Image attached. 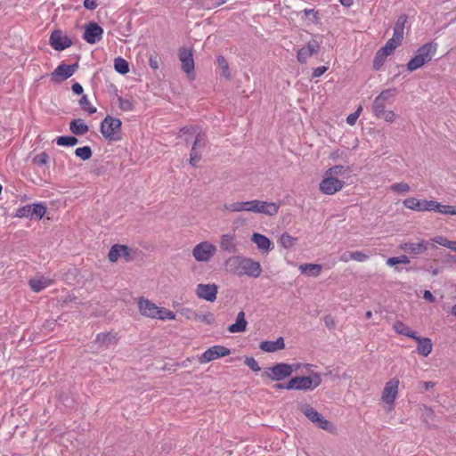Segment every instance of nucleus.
Wrapping results in <instances>:
<instances>
[{
  "label": "nucleus",
  "mask_w": 456,
  "mask_h": 456,
  "mask_svg": "<svg viewBox=\"0 0 456 456\" xmlns=\"http://www.w3.org/2000/svg\"><path fill=\"white\" fill-rule=\"evenodd\" d=\"M434 212H437L443 215L456 216V206L455 205H443L438 201L435 200Z\"/></svg>",
  "instance_id": "473e14b6"
},
{
  "label": "nucleus",
  "mask_w": 456,
  "mask_h": 456,
  "mask_svg": "<svg viewBox=\"0 0 456 456\" xmlns=\"http://www.w3.org/2000/svg\"><path fill=\"white\" fill-rule=\"evenodd\" d=\"M305 371L312 375L309 377L297 376L291 378L287 383V390H314L322 384V374L320 372H314L312 368H310L309 371L305 369Z\"/></svg>",
  "instance_id": "39448f33"
},
{
  "label": "nucleus",
  "mask_w": 456,
  "mask_h": 456,
  "mask_svg": "<svg viewBox=\"0 0 456 456\" xmlns=\"http://www.w3.org/2000/svg\"><path fill=\"white\" fill-rule=\"evenodd\" d=\"M53 284V280L45 276H36L28 281L32 291L38 293Z\"/></svg>",
  "instance_id": "b1692460"
},
{
  "label": "nucleus",
  "mask_w": 456,
  "mask_h": 456,
  "mask_svg": "<svg viewBox=\"0 0 456 456\" xmlns=\"http://www.w3.org/2000/svg\"><path fill=\"white\" fill-rule=\"evenodd\" d=\"M340 261L342 262H348L350 260H353V252H345L340 256Z\"/></svg>",
  "instance_id": "052dcab7"
},
{
  "label": "nucleus",
  "mask_w": 456,
  "mask_h": 456,
  "mask_svg": "<svg viewBox=\"0 0 456 456\" xmlns=\"http://www.w3.org/2000/svg\"><path fill=\"white\" fill-rule=\"evenodd\" d=\"M193 320L196 322H203L208 325H212L215 322V316L212 313L208 312L204 314H199L197 313H192Z\"/></svg>",
  "instance_id": "e433bc0d"
},
{
  "label": "nucleus",
  "mask_w": 456,
  "mask_h": 456,
  "mask_svg": "<svg viewBox=\"0 0 456 456\" xmlns=\"http://www.w3.org/2000/svg\"><path fill=\"white\" fill-rule=\"evenodd\" d=\"M245 364L250 368L253 371H259L261 369L256 360L253 357H246Z\"/></svg>",
  "instance_id": "3c124183"
},
{
  "label": "nucleus",
  "mask_w": 456,
  "mask_h": 456,
  "mask_svg": "<svg viewBox=\"0 0 456 456\" xmlns=\"http://www.w3.org/2000/svg\"><path fill=\"white\" fill-rule=\"evenodd\" d=\"M179 60L182 64V69L188 75H193L194 73V60L192 53L188 48H182L178 53Z\"/></svg>",
  "instance_id": "6ab92c4d"
},
{
  "label": "nucleus",
  "mask_w": 456,
  "mask_h": 456,
  "mask_svg": "<svg viewBox=\"0 0 456 456\" xmlns=\"http://www.w3.org/2000/svg\"><path fill=\"white\" fill-rule=\"evenodd\" d=\"M224 265L229 273L237 276L246 275L257 278L262 273L260 263L250 257L241 256H230L225 260Z\"/></svg>",
  "instance_id": "f03ea898"
},
{
  "label": "nucleus",
  "mask_w": 456,
  "mask_h": 456,
  "mask_svg": "<svg viewBox=\"0 0 456 456\" xmlns=\"http://www.w3.org/2000/svg\"><path fill=\"white\" fill-rule=\"evenodd\" d=\"M69 130L76 135H83L88 132L89 127L83 119L77 118L69 123Z\"/></svg>",
  "instance_id": "c756f323"
},
{
  "label": "nucleus",
  "mask_w": 456,
  "mask_h": 456,
  "mask_svg": "<svg viewBox=\"0 0 456 456\" xmlns=\"http://www.w3.org/2000/svg\"><path fill=\"white\" fill-rule=\"evenodd\" d=\"M327 70V68L325 66L317 67L313 70V77H321L325 71Z\"/></svg>",
  "instance_id": "13d9d810"
},
{
  "label": "nucleus",
  "mask_w": 456,
  "mask_h": 456,
  "mask_svg": "<svg viewBox=\"0 0 456 456\" xmlns=\"http://www.w3.org/2000/svg\"><path fill=\"white\" fill-rule=\"evenodd\" d=\"M345 183L341 180H338L335 176L326 175L324 174V177L319 184L320 191L326 195H333L336 192L342 190Z\"/></svg>",
  "instance_id": "ddd939ff"
},
{
  "label": "nucleus",
  "mask_w": 456,
  "mask_h": 456,
  "mask_svg": "<svg viewBox=\"0 0 456 456\" xmlns=\"http://www.w3.org/2000/svg\"><path fill=\"white\" fill-rule=\"evenodd\" d=\"M97 340L102 341V343H106L111 340V337L109 334H98Z\"/></svg>",
  "instance_id": "e2e57ef3"
},
{
  "label": "nucleus",
  "mask_w": 456,
  "mask_h": 456,
  "mask_svg": "<svg viewBox=\"0 0 456 456\" xmlns=\"http://www.w3.org/2000/svg\"><path fill=\"white\" fill-rule=\"evenodd\" d=\"M395 95V89L389 88L383 90L377 97L387 102L389 100L393 99Z\"/></svg>",
  "instance_id": "de8ad7c7"
},
{
  "label": "nucleus",
  "mask_w": 456,
  "mask_h": 456,
  "mask_svg": "<svg viewBox=\"0 0 456 456\" xmlns=\"http://www.w3.org/2000/svg\"><path fill=\"white\" fill-rule=\"evenodd\" d=\"M217 65L221 70L222 75L224 77L229 78L230 77L229 66H228V62L225 60V58L223 56H219L217 58Z\"/></svg>",
  "instance_id": "c03bdc74"
},
{
  "label": "nucleus",
  "mask_w": 456,
  "mask_h": 456,
  "mask_svg": "<svg viewBox=\"0 0 456 456\" xmlns=\"http://www.w3.org/2000/svg\"><path fill=\"white\" fill-rule=\"evenodd\" d=\"M431 240L435 243H437V244L446 247V248H448V244L451 241L443 236H436V237L432 238Z\"/></svg>",
  "instance_id": "6e6d98bb"
},
{
  "label": "nucleus",
  "mask_w": 456,
  "mask_h": 456,
  "mask_svg": "<svg viewBox=\"0 0 456 456\" xmlns=\"http://www.w3.org/2000/svg\"><path fill=\"white\" fill-rule=\"evenodd\" d=\"M197 132V127L191 126H184L180 129L179 131V136H183V134H191Z\"/></svg>",
  "instance_id": "4d7b16f0"
},
{
  "label": "nucleus",
  "mask_w": 456,
  "mask_h": 456,
  "mask_svg": "<svg viewBox=\"0 0 456 456\" xmlns=\"http://www.w3.org/2000/svg\"><path fill=\"white\" fill-rule=\"evenodd\" d=\"M406 19L404 17H400L395 24L394 33L392 38H390L383 46L380 48L373 61V68L378 70L385 62L386 58L392 54L395 48L399 46L402 43L403 37V28Z\"/></svg>",
  "instance_id": "7ed1b4c3"
},
{
  "label": "nucleus",
  "mask_w": 456,
  "mask_h": 456,
  "mask_svg": "<svg viewBox=\"0 0 456 456\" xmlns=\"http://www.w3.org/2000/svg\"><path fill=\"white\" fill-rule=\"evenodd\" d=\"M50 44L54 50L62 51L69 47L72 42L67 36H63L60 30H55L51 34Z\"/></svg>",
  "instance_id": "aec40b11"
},
{
  "label": "nucleus",
  "mask_w": 456,
  "mask_h": 456,
  "mask_svg": "<svg viewBox=\"0 0 456 456\" xmlns=\"http://www.w3.org/2000/svg\"><path fill=\"white\" fill-rule=\"evenodd\" d=\"M284 347H285V343H284L283 338H281V337L278 338L275 341L266 340V341H262L259 344V348L262 351L267 352V353H273L278 350L284 349Z\"/></svg>",
  "instance_id": "a878e982"
},
{
  "label": "nucleus",
  "mask_w": 456,
  "mask_h": 456,
  "mask_svg": "<svg viewBox=\"0 0 456 456\" xmlns=\"http://www.w3.org/2000/svg\"><path fill=\"white\" fill-rule=\"evenodd\" d=\"M46 212V207L41 203L26 205L16 210L15 216L20 218H38L41 219Z\"/></svg>",
  "instance_id": "9d476101"
},
{
  "label": "nucleus",
  "mask_w": 456,
  "mask_h": 456,
  "mask_svg": "<svg viewBox=\"0 0 456 456\" xmlns=\"http://www.w3.org/2000/svg\"><path fill=\"white\" fill-rule=\"evenodd\" d=\"M314 365L310 363H284L280 362L275 365L266 368L262 376L269 379L273 381H281L288 377H289L294 371L300 370L301 368L307 369L309 371L310 368H313Z\"/></svg>",
  "instance_id": "20e7f679"
},
{
  "label": "nucleus",
  "mask_w": 456,
  "mask_h": 456,
  "mask_svg": "<svg viewBox=\"0 0 456 456\" xmlns=\"http://www.w3.org/2000/svg\"><path fill=\"white\" fill-rule=\"evenodd\" d=\"M436 50V43L431 42L423 45L416 51L415 55L408 61L407 69L411 72L421 68L432 60Z\"/></svg>",
  "instance_id": "423d86ee"
},
{
  "label": "nucleus",
  "mask_w": 456,
  "mask_h": 456,
  "mask_svg": "<svg viewBox=\"0 0 456 456\" xmlns=\"http://www.w3.org/2000/svg\"><path fill=\"white\" fill-rule=\"evenodd\" d=\"M149 65L151 69H159V61L156 57H151L149 60Z\"/></svg>",
  "instance_id": "69168bd1"
},
{
  "label": "nucleus",
  "mask_w": 456,
  "mask_h": 456,
  "mask_svg": "<svg viewBox=\"0 0 456 456\" xmlns=\"http://www.w3.org/2000/svg\"><path fill=\"white\" fill-rule=\"evenodd\" d=\"M116 102L122 111H131L134 109V101L132 97H122L117 95Z\"/></svg>",
  "instance_id": "72a5a7b5"
},
{
  "label": "nucleus",
  "mask_w": 456,
  "mask_h": 456,
  "mask_svg": "<svg viewBox=\"0 0 456 456\" xmlns=\"http://www.w3.org/2000/svg\"><path fill=\"white\" fill-rule=\"evenodd\" d=\"M103 29L95 22H90L85 28L83 38L88 44L94 45L102 38Z\"/></svg>",
  "instance_id": "f3484780"
},
{
  "label": "nucleus",
  "mask_w": 456,
  "mask_h": 456,
  "mask_svg": "<svg viewBox=\"0 0 456 456\" xmlns=\"http://www.w3.org/2000/svg\"><path fill=\"white\" fill-rule=\"evenodd\" d=\"M138 310L142 316L153 319L155 317V313L157 310V305L145 298L141 297L137 300Z\"/></svg>",
  "instance_id": "5701e85b"
},
{
  "label": "nucleus",
  "mask_w": 456,
  "mask_h": 456,
  "mask_svg": "<svg viewBox=\"0 0 456 456\" xmlns=\"http://www.w3.org/2000/svg\"><path fill=\"white\" fill-rule=\"evenodd\" d=\"M324 322L326 326L329 327L330 329L334 328L335 326L334 319L330 315L325 316Z\"/></svg>",
  "instance_id": "680f3d73"
},
{
  "label": "nucleus",
  "mask_w": 456,
  "mask_h": 456,
  "mask_svg": "<svg viewBox=\"0 0 456 456\" xmlns=\"http://www.w3.org/2000/svg\"><path fill=\"white\" fill-rule=\"evenodd\" d=\"M121 126L119 118L107 116L101 123L100 131L106 140L118 142L122 138Z\"/></svg>",
  "instance_id": "0eeeda50"
},
{
  "label": "nucleus",
  "mask_w": 456,
  "mask_h": 456,
  "mask_svg": "<svg viewBox=\"0 0 456 456\" xmlns=\"http://www.w3.org/2000/svg\"><path fill=\"white\" fill-rule=\"evenodd\" d=\"M348 169V167H345L344 166H334L328 170H326V175H332V176H338L342 175L346 173V171Z\"/></svg>",
  "instance_id": "a18cd8bd"
},
{
  "label": "nucleus",
  "mask_w": 456,
  "mask_h": 456,
  "mask_svg": "<svg viewBox=\"0 0 456 456\" xmlns=\"http://www.w3.org/2000/svg\"><path fill=\"white\" fill-rule=\"evenodd\" d=\"M72 91L76 94H82L84 90H83V86L79 83H75L72 86Z\"/></svg>",
  "instance_id": "0e129e2a"
},
{
  "label": "nucleus",
  "mask_w": 456,
  "mask_h": 456,
  "mask_svg": "<svg viewBox=\"0 0 456 456\" xmlns=\"http://www.w3.org/2000/svg\"><path fill=\"white\" fill-rule=\"evenodd\" d=\"M428 242L421 240L418 242H404L400 245V248L411 255H421L428 250Z\"/></svg>",
  "instance_id": "4be33fe9"
},
{
  "label": "nucleus",
  "mask_w": 456,
  "mask_h": 456,
  "mask_svg": "<svg viewBox=\"0 0 456 456\" xmlns=\"http://www.w3.org/2000/svg\"><path fill=\"white\" fill-rule=\"evenodd\" d=\"M78 142L75 136H59L56 138V143L60 146H74Z\"/></svg>",
  "instance_id": "a19ab883"
},
{
  "label": "nucleus",
  "mask_w": 456,
  "mask_h": 456,
  "mask_svg": "<svg viewBox=\"0 0 456 456\" xmlns=\"http://www.w3.org/2000/svg\"><path fill=\"white\" fill-rule=\"evenodd\" d=\"M130 251L131 249L127 246L116 244L112 246L109 251V260L114 263L117 262L118 258L123 256L126 261H130L132 259Z\"/></svg>",
  "instance_id": "412c9836"
},
{
  "label": "nucleus",
  "mask_w": 456,
  "mask_h": 456,
  "mask_svg": "<svg viewBox=\"0 0 456 456\" xmlns=\"http://www.w3.org/2000/svg\"><path fill=\"white\" fill-rule=\"evenodd\" d=\"M251 241L254 242L257 248L264 253L271 251L273 248L272 241L266 236L258 232H254L252 234Z\"/></svg>",
  "instance_id": "393cba45"
},
{
  "label": "nucleus",
  "mask_w": 456,
  "mask_h": 456,
  "mask_svg": "<svg viewBox=\"0 0 456 456\" xmlns=\"http://www.w3.org/2000/svg\"><path fill=\"white\" fill-rule=\"evenodd\" d=\"M207 143V135L205 133L199 132L196 134L194 142L192 144V151H199L201 148H204Z\"/></svg>",
  "instance_id": "4c0bfd02"
},
{
  "label": "nucleus",
  "mask_w": 456,
  "mask_h": 456,
  "mask_svg": "<svg viewBox=\"0 0 456 456\" xmlns=\"http://www.w3.org/2000/svg\"><path fill=\"white\" fill-rule=\"evenodd\" d=\"M320 48L321 43L316 39V37H314L297 51V61L302 64L306 63L311 56L320 51Z\"/></svg>",
  "instance_id": "4468645a"
},
{
  "label": "nucleus",
  "mask_w": 456,
  "mask_h": 456,
  "mask_svg": "<svg viewBox=\"0 0 456 456\" xmlns=\"http://www.w3.org/2000/svg\"><path fill=\"white\" fill-rule=\"evenodd\" d=\"M387 102L383 100L376 97L372 103V112L374 116L379 115V113H382V111L385 110Z\"/></svg>",
  "instance_id": "37998d69"
},
{
  "label": "nucleus",
  "mask_w": 456,
  "mask_h": 456,
  "mask_svg": "<svg viewBox=\"0 0 456 456\" xmlns=\"http://www.w3.org/2000/svg\"><path fill=\"white\" fill-rule=\"evenodd\" d=\"M75 154L81 159L87 160L92 157L93 152L89 146H84L77 148L75 151Z\"/></svg>",
  "instance_id": "79ce46f5"
},
{
  "label": "nucleus",
  "mask_w": 456,
  "mask_h": 456,
  "mask_svg": "<svg viewBox=\"0 0 456 456\" xmlns=\"http://www.w3.org/2000/svg\"><path fill=\"white\" fill-rule=\"evenodd\" d=\"M230 354L231 351L229 348L221 345H216L209 347L201 355H200L198 361L200 363L205 364L218 358L227 356Z\"/></svg>",
  "instance_id": "f8f14e48"
},
{
  "label": "nucleus",
  "mask_w": 456,
  "mask_h": 456,
  "mask_svg": "<svg viewBox=\"0 0 456 456\" xmlns=\"http://www.w3.org/2000/svg\"><path fill=\"white\" fill-rule=\"evenodd\" d=\"M77 68V63L72 65L61 64L51 73V79L53 83H60L70 77Z\"/></svg>",
  "instance_id": "dca6fc26"
},
{
  "label": "nucleus",
  "mask_w": 456,
  "mask_h": 456,
  "mask_svg": "<svg viewBox=\"0 0 456 456\" xmlns=\"http://www.w3.org/2000/svg\"><path fill=\"white\" fill-rule=\"evenodd\" d=\"M280 203L268 202L259 200L248 201H235L225 203L222 207L223 211L232 213L250 212L254 214H264L266 216H275L279 212Z\"/></svg>",
  "instance_id": "f257e3e1"
},
{
  "label": "nucleus",
  "mask_w": 456,
  "mask_h": 456,
  "mask_svg": "<svg viewBox=\"0 0 456 456\" xmlns=\"http://www.w3.org/2000/svg\"><path fill=\"white\" fill-rule=\"evenodd\" d=\"M84 6L89 10H94L97 7L96 0H85Z\"/></svg>",
  "instance_id": "bf43d9fd"
},
{
  "label": "nucleus",
  "mask_w": 456,
  "mask_h": 456,
  "mask_svg": "<svg viewBox=\"0 0 456 456\" xmlns=\"http://www.w3.org/2000/svg\"><path fill=\"white\" fill-rule=\"evenodd\" d=\"M398 387L399 380L397 379H392L385 384L383 388L381 401L388 406L389 411L393 408L397 397Z\"/></svg>",
  "instance_id": "9b49d317"
},
{
  "label": "nucleus",
  "mask_w": 456,
  "mask_h": 456,
  "mask_svg": "<svg viewBox=\"0 0 456 456\" xmlns=\"http://www.w3.org/2000/svg\"><path fill=\"white\" fill-rule=\"evenodd\" d=\"M379 118H383L385 121L392 123L395 120L396 115L393 110H384L379 115L376 116Z\"/></svg>",
  "instance_id": "09e8293b"
},
{
  "label": "nucleus",
  "mask_w": 456,
  "mask_h": 456,
  "mask_svg": "<svg viewBox=\"0 0 456 456\" xmlns=\"http://www.w3.org/2000/svg\"><path fill=\"white\" fill-rule=\"evenodd\" d=\"M403 206L411 210L423 212V211H433L435 206V200H418L413 197L405 199L403 201Z\"/></svg>",
  "instance_id": "2eb2a0df"
},
{
  "label": "nucleus",
  "mask_w": 456,
  "mask_h": 456,
  "mask_svg": "<svg viewBox=\"0 0 456 456\" xmlns=\"http://www.w3.org/2000/svg\"><path fill=\"white\" fill-rule=\"evenodd\" d=\"M393 329L396 333L411 338H415L416 336V332L414 330H412L410 327L400 321H396L393 324Z\"/></svg>",
  "instance_id": "2f4dec72"
},
{
  "label": "nucleus",
  "mask_w": 456,
  "mask_h": 456,
  "mask_svg": "<svg viewBox=\"0 0 456 456\" xmlns=\"http://www.w3.org/2000/svg\"><path fill=\"white\" fill-rule=\"evenodd\" d=\"M217 248L208 240H204L194 246L191 254L197 262L208 263L216 254Z\"/></svg>",
  "instance_id": "6e6552de"
},
{
  "label": "nucleus",
  "mask_w": 456,
  "mask_h": 456,
  "mask_svg": "<svg viewBox=\"0 0 456 456\" xmlns=\"http://www.w3.org/2000/svg\"><path fill=\"white\" fill-rule=\"evenodd\" d=\"M413 339L418 343L417 352L426 357L432 352L433 345L428 338H420L419 336H415Z\"/></svg>",
  "instance_id": "bb28decb"
},
{
  "label": "nucleus",
  "mask_w": 456,
  "mask_h": 456,
  "mask_svg": "<svg viewBox=\"0 0 456 456\" xmlns=\"http://www.w3.org/2000/svg\"><path fill=\"white\" fill-rule=\"evenodd\" d=\"M247 325L248 322L245 318V313L240 311L236 316L235 322L230 325L227 330L230 333H240L247 330Z\"/></svg>",
  "instance_id": "cd10ccee"
},
{
  "label": "nucleus",
  "mask_w": 456,
  "mask_h": 456,
  "mask_svg": "<svg viewBox=\"0 0 456 456\" xmlns=\"http://www.w3.org/2000/svg\"><path fill=\"white\" fill-rule=\"evenodd\" d=\"M79 104L84 110L87 111L90 114H93L96 111V109L91 106L90 101L86 95H83L81 97V99L79 100Z\"/></svg>",
  "instance_id": "49530a36"
},
{
  "label": "nucleus",
  "mask_w": 456,
  "mask_h": 456,
  "mask_svg": "<svg viewBox=\"0 0 456 456\" xmlns=\"http://www.w3.org/2000/svg\"><path fill=\"white\" fill-rule=\"evenodd\" d=\"M114 69L118 73L126 75L129 72V64L124 58L117 57L114 60Z\"/></svg>",
  "instance_id": "c9c22d12"
},
{
  "label": "nucleus",
  "mask_w": 456,
  "mask_h": 456,
  "mask_svg": "<svg viewBox=\"0 0 456 456\" xmlns=\"http://www.w3.org/2000/svg\"><path fill=\"white\" fill-rule=\"evenodd\" d=\"M389 189L398 194H406L411 191L410 185L404 182L393 183Z\"/></svg>",
  "instance_id": "58836bf2"
},
{
  "label": "nucleus",
  "mask_w": 456,
  "mask_h": 456,
  "mask_svg": "<svg viewBox=\"0 0 456 456\" xmlns=\"http://www.w3.org/2000/svg\"><path fill=\"white\" fill-rule=\"evenodd\" d=\"M299 270L302 273L308 276L317 277L321 274L322 265L318 264H303L299 265Z\"/></svg>",
  "instance_id": "7c9ffc66"
},
{
  "label": "nucleus",
  "mask_w": 456,
  "mask_h": 456,
  "mask_svg": "<svg viewBox=\"0 0 456 456\" xmlns=\"http://www.w3.org/2000/svg\"><path fill=\"white\" fill-rule=\"evenodd\" d=\"M362 110V108L360 106L354 113L348 115L346 118V123L350 126H354L356 123Z\"/></svg>",
  "instance_id": "8fccbe9b"
},
{
  "label": "nucleus",
  "mask_w": 456,
  "mask_h": 456,
  "mask_svg": "<svg viewBox=\"0 0 456 456\" xmlns=\"http://www.w3.org/2000/svg\"><path fill=\"white\" fill-rule=\"evenodd\" d=\"M369 258V256L362 251L353 252V260L356 262H364Z\"/></svg>",
  "instance_id": "5fc2aeb1"
},
{
  "label": "nucleus",
  "mask_w": 456,
  "mask_h": 456,
  "mask_svg": "<svg viewBox=\"0 0 456 456\" xmlns=\"http://www.w3.org/2000/svg\"><path fill=\"white\" fill-rule=\"evenodd\" d=\"M196 295L199 298L208 302H214L216 299L218 288L216 284H198L196 288Z\"/></svg>",
  "instance_id": "a211bd4d"
},
{
  "label": "nucleus",
  "mask_w": 456,
  "mask_h": 456,
  "mask_svg": "<svg viewBox=\"0 0 456 456\" xmlns=\"http://www.w3.org/2000/svg\"><path fill=\"white\" fill-rule=\"evenodd\" d=\"M423 297L426 300L429 301V302H434L435 301V297L433 296V294L429 290H425L424 291Z\"/></svg>",
  "instance_id": "338daca9"
},
{
  "label": "nucleus",
  "mask_w": 456,
  "mask_h": 456,
  "mask_svg": "<svg viewBox=\"0 0 456 456\" xmlns=\"http://www.w3.org/2000/svg\"><path fill=\"white\" fill-rule=\"evenodd\" d=\"M201 159V153L200 151H191L190 154V164L193 167L196 166L197 162Z\"/></svg>",
  "instance_id": "864d4df0"
},
{
  "label": "nucleus",
  "mask_w": 456,
  "mask_h": 456,
  "mask_svg": "<svg viewBox=\"0 0 456 456\" xmlns=\"http://www.w3.org/2000/svg\"><path fill=\"white\" fill-rule=\"evenodd\" d=\"M220 248L224 251L234 253L237 250L234 236L230 233L223 234L220 238Z\"/></svg>",
  "instance_id": "c85d7f7f"
},
{
  "label": "nucleus",
  "mask_w": 456,
  "mask_h": 456,
  "mask_svg": "<svg viewBox=\"0 0 456 456\" xmlns=\"http://www.w3.org/2000/svg\"><path fill=\"white\" fill-rule=\"evenodd\" d=\"M297 241V238L292 237L289 233L285 232L281 234L280 238V244L285 248H290L294 246Z\"/></svg>",
  "instance_id": "ea45409f"
},
{
  "label": "nucleus",
  "mask_w": 456,
  "mask_h": 456,
  "mask_svg": "<svg viewBox=\"0 0 456 456\" xmlns=\"http://www.w3.org/2000/svg\"><path fill=\"white\" fill-rule=\"evenodd\" d=\"M398 264H399V261H398V257L397 256L389 257L387 260V265L388 266H394V265H398Z\"/></svg>",
  "instance_id": "774afa93"
},
{
  "label": "nucleus",
  "mask_w": 456,
  "mask_h": 456,
  "mask_svg": "<svg viewBox=\"0 0 456 456\" xmlns=\"http://www.w3.org/2000/svg\"><path fill=\"white\" fill-rule=\"evenodd\" d=\"M302 412L309 420H311L320 428L329 432H333L335 430V427L333 426V424L327 420L326 419H324L323 416L312 406H303Z\"/></svg>",
  "instance_id": "1a4fd4ad"
},
{
  "label": "nucleus",
  "mask_w": 456,
  "mask_h": 456,
  "mask_svg": "<svg viewBox=\"0 0 456 456\" xmlns=\"http://www.w3.org/2000/svg\"><path fill=\"white\" fill-rule=\"evenodd\" d=\"M34 163L43 166L45 165L48 161V155L45 152H42L38 155H37L34 159Z\"/></svg>",
  "instance_id": "603ef678"
},
{
  "label": "nucleus",
  "mask_w": 456,
  "mask_h": 456,
  "mask_svg": "<svg viewBox=\"0 0 456 456\" xmlns=\"http://www.w3.org/2000/svg\"><path fill=\"white\" fill-rule=\"evenodd\" d=\"M153 319H158L161 321L175 320V314L165 307L157 306L155 317Z\"/></svg>",
  "instance_id": "f704fd0d"
}]
</instances>
